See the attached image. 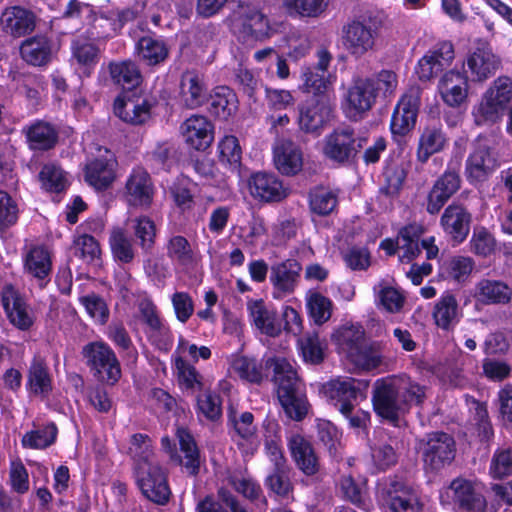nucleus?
Listing matches in <instances>:
<instances>
[{"label": "nucleus", "instance_id": "obj_1", "mask_svg": "<svg viewBox=\"0 0 512 512\" xmlns=\"http://www.w3.org/2000/svg\"><path fill=\"white\" fill-rule=\"evenodd\" d=\"M265 367L273 369V381L277 397L286 415L295 421L302 420L308 411V404L302 390V383L292 364L285 358H269Z\"/></svg>", "mask_w": 512, "mask_h": 512}, {"label": "nucleus", "instance_id": "obj_2", "mask_svg": "<svg viewBox=\"0 0 512 512\" xmlns=\"http://www.w3.org/2000/svg\"><path fill=\"white\" fill-rule=\"evenodd\" d=\"M512 99V81L508 77H498L485 92L481 102L473 109L477 126H491L497 123Z\"/></svg>", "mask_w": 512, "mask_h": 512}, {"label": "nucleus", "instance_id": "obj_3", "mask_svg": "<svg viewBox=\"0 0 512 512\" xmlns=\"http://www.w3.org/2000/svg\"><path fill=\"white\" fill-rule=\"evenodd\" d=\"M366 142V137L352 127H337L324 137L322 153L331 162L344 166L356 159Z\"/></svg>", "mask_w": 512, "mask_h": 512}, {"label": "nucleus", "instance_id": "obj_4", "mask_svg": "<svg viewBox=\"0 0 512 512\" xmlns=\"http://www.w3.org/2000/svg\"><path fill=\"white\" fill-rule=\"evenodd\" d=\"M85 363L100 382L115 385L121 378L120 362L113 349L103 341L89 342L82 348Z\"/></svg>", "mask_w": 512, "mask_h": 512}, {"label": "nucleus", "instance_id": "obj_5", "mask_svg": "<svg viewBox=\"0 0 512 512\" xmlns=\"http://www.w3.org/2000/svg\"><path fill=\"white\" fill-rule=\"evenodd\" d=\"M335 101L330 95L312 96L298 105L299 129L308 134L319 135L333 119Z\"/></svg>", "mask_w": 512, "mask_h": 512}, {"label": "nucleus", "instance_id": "obj_6", "mask_svg": "<svg viewBox=\"0 0 512 512\" xmlns=\"http://www.w3.org/2000/svg\"><path fill=\"white\" fill-rule=\"evenodd\" d=\"M368 382L352 377H338L323 386L329 402L341 413L349 414L359 400L366 398Z\"/></svg>", "mask_w": 512, "mask_h": 512}, {"label": "nucleus", "instance_id": "obj_7", "mask_svg": "<svg viewBox=\"0 0 512 512\" xmlns=\"http://www.w3.org/2000/svg\"><path fill=\"white\" fill-rule=\"evenodd\" d=\"M376 98L374 78L355 77L344 94L342 109L347 118L358 121L372 109Z\"/></svg>", "mask_w": 512, "mask_h": 512}, {"label": "nucleus", "instance_id": "obj_8", "mask_svg": "<svg viewBox=\"0 0 512 512\" xmlns=\"http://www.w3.org/2000/svg\"><path fill=\"white\" fill-rule=\"evenodd\" d=\"M372 404L375 413L394 426H399L400 416L404 413L396 375L377 379L373 384Z\"/></svg>", "mask_w": 512, "mask_h": 512}, {"label": "nucleus", "instance_id": "obj_9", "mask_svg": "<svg viewBox=\"0 0 512 512\" xmlns=\"http://www.w3.org/2000/svg\"><path fill=\"white\" fill-rule=\"evenodd\" d=\"M418 450L424 465L431 471H438L449 465L455 458L454 438L445 432H432L418 442Z\"/></svg>", "mask_w": 512, "mask_h": 512}, {"label": "nucleus", "instance_id": "obj_10", "mask_svg": "<svg viewBox=\"0 0 512 512\" xmlns=\"http://www.w3.org/2000/svg\"><path fill=\"white\" fill-rule=\"evenodd\" d=\"M136 483L145 498L158 505L168 503L171 490L164 469L155 461L134 467Z\"/></svg>", "mask_w": 512, "mask_h": 512}, {"label": "nucleus", "instance_id": "obj_11", "mask_svg": "<svg viewBox=\"0 0 512 512\" xmlns=\"http://www.w3.org/2000/svg\"><path fill=\"white\" fill-rule=\"evenodd\" d=\"M500 166L497 154L487 140L478 136L473 144V150L465 161V176L467 181L476 185L483 183Z\"/></svg>", "mask_w": 512, "mask_h": 512}, {"label": "nucleus", "instance_id": "obj_12", "mask_svg": "<svg viewBox=\"0 0 512 512\" xmlns=\"http://www.w3.org/2000/svg\"><path fill=\"white\" fill-rule=\"evenodd\" d=\"M473 222L472 211L459 200L447 205L441 216L439 225L453 246L462 244L470 234Z\"/></svg>", "mask_w": 512, "mask_h": 512}, {"label": "nucleus", "instance_id": "obj_13", "mask_svg": "<svg viewBox=\"0 0 512 512\" xmlns=\"http://www.w3.org/2000/svg\"><path fill=\"white\" fill-rule=\"evenodd\" d=\"M465 75L472 81L482 82L496 73L500 67L499 58L492 52L489 43L478 40L465 61Z\"/></svg>", "mask_w": 512, "mask_h": 512}, {"label": "nucleus", "instance_id": "obj_14", "mask_svg": "<svg viewBox=\"0 0 512 512\" xmlns=\"http://www.w3.org/2000/svg\"><path fill=\"white\" fill-rule=\"evenodd\" d=\"M235 28L244 40H262L270 36L267 17L250 3L239 1Z\"/></svg>", "mask_w": 512, "mask_h": 512}, {"label": "nucleus", "instance_id": "obj_15", "mask_svg": "<svg viewBox=\"0 0 512 512\" xmlns=\"http://www.w3.org/2000/svg\"><path fill=\"white\" fill-rule=\"evenodd\" d=\"M1 303L9 322L21 331H28L34 324L33 311L25 298L11 284L1 291Z\"/></svg>", "mask_w": 512, "mask_h": 512}, {"label": "nucleus", "instance_id": "obj_16", "mask_svg": "<svg viewBox=\"0 0 512 512\" xmlns=\"http://www.w3.org/2000/svg\"><path fill=\"white\" fill-rule=\"evenodd\" d=\"M461 183L458 167L449 165L430 189L427 195L426 211L430 215L438 214L448 200L458 192Z\"/></svg>", "mask_w": 512, "mask_h": 512}, {"label": "nucleus", "instance_id": "obj_17", "mask_svg": "<svg viewBox=\"0 0 512 512\" xmlns=\"http://www.w3.org/2000/svg\"><path fill=\"white\" fill-rule=\"evenodd\" d=\"M376 35L365 20H352L342 28V44L349 54L359 58L373 49Z\"/></svg>", "mask_w": 512, "mask_h": 512}, {"label": "nucleus", "instance_id": "obj_18", "mask_svg": "<svg viewBox=\"0 0 512 512\" xmlns=\"http://www.w3.org/2000/svg\"><path fill=\"white\" fill-rule=\"evenodd\" d=\"M154 192L150 174L143 167L133 168L124 187V197L128 205L149 208L153 202Z\"/></svg>", "mask_w": 512, "mask_h": 512}, {"label": "nucleus", "instance_id": "obj_19", "mask_svg": "<svg viewBox=\"0 0 512 512\" xmlns=\"http://www.w3.org/2000/svg\"><path fill=\"white\" fill-rule=\"evenodd\" d=\"M302 265L296 259H286L275 263L270 269V283L273 298L281 299L292 294L298 286Z\"/></svg>", "mask_w": 512, "mask_h": 512}, {"label": "nucleus", "instance_id": "obj_20", "mask_svg": "<svg viewBox=\"0 0 512 512\" xmlns=\"http://www.w3.org/2000/svg\"><path fill=\"white\" fill-rule=\"evenodd\" d=\"M22 261L24 273L35 279L39 287H45L52 272L50 251L43 245L26 246L22 253Z\"/></svg>", "mask_w": 512, "mask_h": 512}, {"label": "nucleus", "instance_id": "obj_21", "mask_svg": "<svg viewBox=\"0 0 512 512\" xmlns=\"http://www.w3.org/2000/svg\"><path fill=\"white\" fill-rule=\"evenodd\" d=\"M449 490L452 492V503L457 512H486V499L471 481L454 479Z\"/></svg>", "mask_w": 512, "mask_h": 512}, {"label": "nucleus", "instance_id": "obj_22", "mask_svg": "<svg viewBox=\"0 0 512 512\" xmlns=\"http://www.w3.org/2000/svg\"><path fill=\"white\" fill-rule=\"evenodd\" d=\"M317 58L316 65L302 69V87L305 92L313 93V96L329 95L327 93L329 82L326 73L332 56L327 50L321 49L317 52Z\"/></svg>", "mask_w": 512, "mask_h": 512}, {"label": "nucleus", "instance_id": "obj_23", "mask_svg": "<svg viewBox=\"0 0 512 512\" xmlns=\"http://www.w3.org/2000/svg\"><path fill=\"white\" fill-rule=\"evenodd\" d=\"M248 186L251 195L265 202H279L287 196L282 181L272 173L258 172L253 174Z\"/></svg>", "mask_w": 512, "mask_h": 512}, {"label": "nucleus", "instance_id": "obj_24", "mask_svg": "<svg viewBox=\"0 0 512 512\" xmlns=\"http://www.w3.org/2000/svg\"><path fill=\"white\" fill-rule=\"evenodd\" d=\"M36 26L34 13L21 6H11L3 10L0 16V27L3 32L21 37L31 33Z\"/></svg>", "mask_w": 512, "mask_h": 512}, {"label": "nucleus", "instance_id": "obj_25", "mask_svg": "<svg viewBox=\"0 0 512 512\" xmlns=\"http://www.w3.org/2000/svg\"><path fill=\"white\" fill-rule=\"evenodd\" d=\"M276 169L283 175L294 176L303 168V152L290 139H281L273 149Z\"/></svg>", "mask_w": 512, "mask_h": 512}, {"label": "nucleus", "instance_id": "obj_26", "mask_svg": "<svg viewBox=\"0 0 512 512\" xmlns=\"http://www.w3.org/2000/svg\"><path fill=\"white\" fill-rule=\"evenodd\" d=\"M187 144L195 150H205L214 139L212 123L202 115H192L181 126Z\"/></svg>", "mask_w": 512, "mask_h": 512}, {"label": "nucleus", "instance_id": "obj_27", "mask_svg": "<svg viewBox=\"0 0 512 512\" xmlns=\"http://www.w3.org/2000/svg\"><path fill=\"white\" fill-rule=\"evenodd\" d=\"M233 424L232 439L244 455H254L259 447L257 428L251 412H244L238 418L231 419Z\"/></svg>", "mask_w": 512, "mask_h": 512}, {"label": "nucleus", "instance_id": "obj_28", "mask_svg": "<svg viewBox=\"0 0 512 512\" xmlns=\"http://www.w3.org/2000/svg\"><path fill=\"white\" fill-rule=\"evenodd\" d=\"M116 165L117 162L112 155L109 157L95 158L89 161L84 169V179L86 183L96 190H106L112 185L116 178Z\"/></svg>", "mask_w": 512, "mask_h": 512}, {"label": "nucleus", "instance_id": "obj_29", "mask_svg": "<svg viewBox=\"0 0 512 512\" xmlns=\"http://www.w3.org/2000/svg\"><path fill=\"white\" fill-rule=\"evenodd\" d=\"M247 311L251 323L263 334L276 337L281 333V323L277 312L269 308L262 299L247 301Z\"/></svg>", "mask_w": 512, "mask_h": 512}, {"label": "nucleus", "instance_id": "obj_30", "mask_svg": "<svg viewBox=\"0 0 512 512\" xmlns=\"http://www.w3.org/2000/svg\"><path fill=\"white\" fill-rule=\"evenodd\" d=\"M288 448L296 466L307 476L319 471V461L311 443L300 434H293L288 439Z\"/></svg>", "mask_w": 512, "mask_h": 512}, {"label": "nucleus", "instance_id": "obj_31", "mask_svg": "<svg viewBox=\"0 0 512 512\" xmlns=\"http://www.w3.org/2000/svg\"><path fill=\"white\" fill-rule=\"evenodd\" d=\"M153 103L149 99L133 100L116 98L113 109L114 114L123 122L131 125H143L151 118Z\"/></svg>", "mask_w": 512, "mask_h": 512}, {"label": "nucleus", "instance_id": "obj_32", "mask_svg": "<svg viewBox=\"0 0 512 512\" xmlns=\"http://www.w3.org/2000/svg\"><path fill=\"white\" fill-rule=\"evenodd\" d=\"M208 88L204 76L197 71H186L180 81V98L190 109L201 106L207 98Z\"/></svg>", "mask_w": 512, "mask_h": 512}, {"label": "nucleus", "instance_id": "obj_33", "mask_svg": "<svg viewBox=\"0 0 512 512\" xmlns=\"http://www.w3.org/2000/svg\"><path fill=\"white\" fill-rule=\"evenodd\" d=\"M467 76L454 70L446 72L439 82V92L443 101L451 106L458 107L467 97Z\"/></svg>", "mask_w": 512, "mask_h": 512}, {"label": "nucleus", "instance_id": "obj_34", "mask_svg": "<svg viewBox=\"0 0 512 512\" xmlns=\"http://www.w3.org/2000/svg\"><path fill=\"white\" fill-rule=\"evenodd\" d=\"M27 390L36 396L46 397L53 389L52 376L46 361L40 357H33L27 372Z\"/></svg>", "mask_w": 512, "mask_h": 512}, {"label": "nucleus", "instance_id": "obj_35", "mask_svg": "<svg viewBox=\"0 0 512 512\" xmlns=\"http://www.w3.org/2000/svg\"><path fill=\"white\" fill-rule=\"evenodd\" d=\"M28 146L31 150L48 151L58 142V131L45 121H35L23 128Z\"/></svg>", "mask_w": 512, "mask_h": 512}, {"label": "nucleus", "instance_id": "obj_36", "mask_svg": "<svg viewBox=\"0 0 512 512\" xmlns=\"http://www.w3.org/2000/svg\"><path fill=\"white\" fill-rule=\"evenodd\" d=\"M475 298L486 305H505L512 299V289L505 282L481 279L475 286Z\"/></svg>", "mask_w": 512, "mask_h": 512}, {"label": "nucleus", "instance_id": "obj_37", "mask_svg": "<svg viewBox=\"0 0 512 512\" xmlns=\"http://www.w3.org/2000/svg\"><path fill=\"white\" fill-rule=\"evenodd\" d=\"M475 368L473 357L458 351L445 360L442 374L452 385L463 386L467 382L466 373H473Z\"/></svg>", "mask_w": 512, "mask_h": 512}, {"label": "nucleus", "instance_id": "obj_38", "mask_svg": "<svg viewBox=\"0 0 512 512\" xmlns=\"http://www.w3.org/2000/svg\"><path fill=\"white\" fill-rule=\"evenodd\" d=\"M446 144L447 137L442 129V125H427L419 137L417 148L418 161L421 163L427 162L430 156L442 151Z\"/></svg>", "mask_w": 512, "mask_h": 512}, {"label": "nucleus", "instance_id": "obj_39", "mask_svg": "<svg viewBox=\"0 0 512 512\" xmlns=\"http://www.w3.org/2000/svg\"><path fill=\"white\" fill-rule=\"evenodd\" d=\"M332 341L337 346L339 353L349 360L365 343V332L360 325H344L333 333Z\"/></svg>", "mask_w": 512, "mask_h": 512}, {"label": "nucleus", "instance_id": "obj_40", "mask_svg": "<svg viewBox=\"0 0 512 512\" xmlns=\"http://www.w3.org/2000/svg\"><path fill=\"white\" fill-rule=\"evenodd\" d=\"M20 54L22 59L30 65H45L51 59V43L45 36L38 35L28 38L22 43Z\"/></svg>", "mask_w": 512, "mask_h": 512}, {"label": "nucleus", "instance_id": "obj_41", "mask_svg": "<svg viewBox=\"0 0 512 512\" xmlns=\"http://www.w3.org/2000/svg\"><path fill=\"white\" fill-rule=\"evenodd\" d=\"M238 108L236 94L228 87H217L209 98L208 110L211 115L226 120L233 115Z\"/></svg>", "mask_w": 512, "mask_h": 512}, {"label": "nucleus", "instance_id": "obj_42", "mask_svg": "<svg viewBox=\"0 0 512 512\" xmlns=\"http://www.w3.org/2000/svg\"><path fill=\"white\" fill-rule=\"evenodd\" d=\"M112 81L124 89H133L142 83V74L132 60L111 62L108 66Z\"/></svg>", "mask_w": 512, "mask_h": 512}, {"label": "nucleus", "instance_id": "obj_43", "mask_svg": "<svg viewBox=\"0 0 512 512\" xmlns=\"http://www.w3.org/2000/svg\"><path fill=\"white\" fill-rule=\"evenodd\" d=\"M458 302L452 294H445L436 302L433 310L435 324L443 329L449 330L460 321Z\"/></svg>", "mask_w": 512, "mask_h": 512}, {"label": "nucleus", "instance_id": "obj_44", "mask_svg": "<svg viewBox=\"0 0 512 512\" xmlns=\"http://www.w3.org/2000/svg\"><path fill=\"white\" fill-rule=\"evenodd\" d=\"M138 57L149 66L164 62L169 54L165 42L151 36H143L136 43Z\"/></svg>", "mask_w": 512, "mask_h": 512}, {"label": "nucleus", "instance_id": "obj_45", "mask_svg": "<svg viewBox=\"0 0 512 512\" xmlns=\"http://www.w3.org/2000/svg\"><path fill=\"white\" fill-rule=\"evenodd\" d=\"M412 491L414 489L398 476H389L378 484L377 497L384 507H388Z\"/></svg>", "mask_w": 512, "mask_h": 512}, {"label": "nucleus", "instance_id": "obj_46", "mask_svg": "<svg viewBox=\"0 0 512 512\" xmlns=\"http://www.w3.org/2000/svg\"><path fill=\"white\" fill-rule=\"evenodd\" d=\"M396 378L403 412L412 405H422L426 398V387L406 374L396 375Z\"/></svg>", "mask_w": 512, "mask_h": 512}, {"label": "nucleus", "instance_id": "obj_47", "mask_svg": "<svg viewBox=\"0 0 512 512\" xmlns=\"http://www.w3.org/2000/svg\"><path fill=\"white\" fill-rule=\"evenodd\" d=\"M422 228L416 224H410L403 227L398 234V246L402 251L401 260L411 261L421 252Z\"/></svg>", "mask_w": 512, "mask_h": 512}, {"label": "nucleus", "instance_id": "obj_48", "mask_svg": "<svg viewBox=\"0 0 512 512\" xmlns=\"http://www.w3.org/2000/svg\"><path fill=\"white\" fill-rule=\"evenodd\" d=\"M310 210L319 215L331 214L338 205V192L326 187H315L308 195Z\"/></svg>", "mask_w": 512, "mask_h": 512}, {"label": "nucleus", "instance_id": "obj_49", "mask_svg": "<svg viewBox=\"0 0 512 512\" xmlns=\"http://www.w3.org/2000/svg\"><path fill=\"white\" fill-rule=\"evenodd\" d=\"M177 436L180 450L184 454L182 465L189 475H198L200 470V453L193 437L185 429H179Z\"/></svg>", "mask_w": 512, "mask_h": 512}, {"label": "nucleus", "instance_id": "obj_50", "mask_svg": "<svg viewBox=\"0 0 512 512\" xmlns=\"http://www.w3.org/2000/svg\"><path fill=\"white\" fill-rule=\"evenodd\" d=\"M38 177L41 187L48 192L60 193L69 184L66 172L52 162L43 165Z\"/></svg>", "mask_w": 512, "mask_h": 512}, {"label": "nucleus", "instance_id": "obj_51", "mask_svg": "<svg viewBox=\"0 0 512 512\" xmlns=\"http://www.w3.org/2000/svg\"><path fill=\"white\" fill-rule=\"evenodd\" d=\"M109 244L115 260L123 264L131 263L134 260L135 249L132 239L122 229L117 228L111 232Z\"/></svg>", "mask_w": 512, "mask_h": 512}, {"label": "nucleus", "instance_id": "obj_52", "mask_svg": "<svg viewBox=\"0 0 512 512\" xmlns=\"http://www.w3.org/2000/svg\"><path fill=\"white\" fill-rule=\"evenodd\" d=\"M234 372L244 381L260 384L265 376L264 365L255 358L241 356L232 363Z\"/></svg>", "mask_w": 512, "mask_h": 512}, {"label": "nucleus", "instance_id": "obj_53", "mask_svg": "<svg viewBox=\"0 0 512 512\" xmlns=\"http://www.w3.org/2000/svg\"><path fill=\"white\" fill-rule=\"evenodd\" d=\"M219 159L224 165H227L233 172H237L241 165L242 149L237 137L233 135L224 136L219 144Z\"/></svg>", "mask_w": 512, "mask_h": 512}, {"label": "nucleus", "instance_id": "obj_54", "mask_svg": "<svg viewBox=\"0 0 512 512\" xmlns=\"http://www.w3.org/2000/svg\"><path fill=\"white\" fill-rule=\"evenodd\" d=\"M290 471L291 468L289 465L272 468L271 472L265 478V486L277 496H288L293 490V484L290 480Z\"/></svg>", "mask_w": 512, "mask_h": 512}, {"label": "nucleus", "instance_id": "obj_55", "mask_svg": "<svg viewBox=\"0 0 512 512\" xmlns=\"http://www.w3.org/2000/svg\"><path fill=\"white\" fill-rule=\"evenodd\" d=\"M57 437V427L54 423L29 431L22 437V445L30 449H44L52 445Z\"/></svg>", "mask_w": 512, "mask_h": 512}, {"label": "nucleus", "instance_id": "obj_56", "mask_svg": "<svg viewBox=\"0 0 512 512\" xmlns=\"http://www.w3.org/2000/svg\"><path fill=\"white\" fill-rule=\"evenodd\" d=\"M469 246L470 251L475 255L487 257L495 251L496 240L487 228L477 226L472 232Z\"/></svg>", "mask_w": 512, "mask_h": 512}, {"label": "nucleus", "instance_id": "obj_57", "mask_svg": "<svg viewBox=\"0 0 512 512\" xmlns=\"http://www.w3.org/2000/svg\"><path fill=\"white\" fill-rule=\"evenodd\" d=\"M196 411L198 416H203L207 420L216 421L222 415L221 397L211 391H204L197 396Z\"/></svg>", "mask_w": 512, "mask_h": 512}, {"label": "nucleus", "instance_id": "obj_58", "mask_svg": "<svg viewBox=\"0 0 512 512\" xmlns=\"http://www.w3.org/2000/svg\"><path fill=\"white\" fill-rule=\"evenodd\" d=\"M108 338L123 352L128 361L134 363L138 358V351L132 343L128 331L122 324H111L108 327Z\"/></svg>", "mask_w": 512, "mask_h": 512}, {"label": "nucleus", "instance_id": "obj_59", "mask_svg": "<svg viewBox=\"0 0 512 512\" xmlns=\"http://www.w3.org/2000/svg\"><path fill=\"white\" fill-rule=\"evenodd\" d=\"M298 346L305 362L319 364L324 360V346L317 333H308L299 338Z\"/></svg>", "mask_w": 512, "mask_h": 512}, {"label": "nucleus", "instance_id": "obj_60", "mask_svg": "<svg viewBox=\"0 0 512 512\" xmlns=\"http://www.w3.org/2000/svg\"><path fill=\"white\" fill-rule=\"evenodd\" d=\"M167 255L180 265L189 266L194 262V252L188 240L180 235L170 238L167 244Z\"/></svg>", "mask_w": 512, "mask_h": 512}, {"label": "nucleus", "instance_id": "obj_61", "mask_svg": "<svg viewBox=\"0 0 512 512\" xmlns=\"http://www.w3.org/2000/svg\"><path fill=\"white\" fill-rule=\"evenodd\" d=\"M329 0H284L283 5L290 14L318 17L327 8Z\"/></svg>", "mask_w": 512, "mask_h": 512}, {"label": "nucleus", "instance_id": "obj_62", "mask_svg": "<svg viewBox=\"0 0 512 512\" xmlns=\"http://www.w3.org/2000/svg\"><path fill=\"white\" fill-rule=\"evenodd\" d=\"M405 296L391 286H380L376 292V304L389 313H398L403 308Z\"/></svg>", "mask_w": 512, "mask_h": 512}, {"label": "nucleus", "instance_id": "obj_63", "mask_svg": "<svg viewBox=\"0 0 512 512\" xmlns=\"http://www.w3.org/2000/svg\"><path fill=\"white\" fill-rule=\"evenodd\" d=\"M129 451L135 460V466L155 462L151 440L146 434L136 433L132 435Z\"/></svg>", "mask_w": 512, "mask_h": 512}, {"label": "nucleus", "instance_id": "obj_64", "mask_svg": "<svg viewBox=\"0 0 512 512\" xmlns=\"http://www.w3.org/2000/svg\"><path fill=\"white\" fill-rule=\"evenodd\" d=\"M489 473L494 479H502L512 474V448L495 450L491 458Z\"/></svg>", "mask_w": 512, "mask_h": 512}]
</instances>
